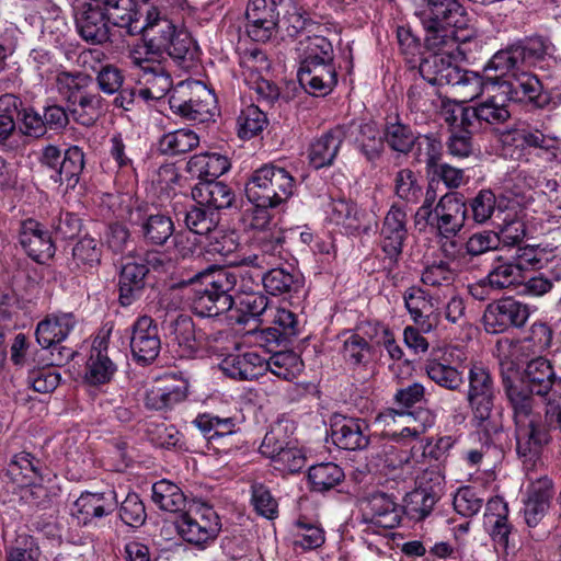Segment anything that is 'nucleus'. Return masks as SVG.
<instances>
[{
  "instance_id": "nucleus-1",
  "label": "nucleus",
  "mask_w": 561,
  "mask_h": 561,
  "mask_svg": "<svg viewBox=\"0 0 561 561\" xmlns=\"http://www.w3.org/2000/svg\"><path fill=\"white\" fill-rule=\"evenodd\" d=\"M415 14L431 34L425 43L433 50L420 62V77L431 85L457 82L460 67L455 62L466 59L462 45L474 35L465 8L460 2H422Z\"/></svg>"
},
{
  "instance_id": "nucleus-2",
  "label": "nucleus",
  "mask_w": 561,
  "mask_h": 561,
  "mask_svg": "<svg viewBox=\"0 0 561 561\" xmlns=\"http://www.w3.org/2000/svg\"><path fill=\"white\" fill-rule=\"evenodd\" d=\"M134 32L141 34L145 55L149 58H165L167 54L180 67L188 68L197 57V46L191 35L184 30H178L175 24L156 8L146 12V19L139 25H134Z\"/></svg>"
},
{
  "instance_id": "nucleus-3",
  "label": "nucleus",
  "mask_w": 561,
  "mask_h": 561,
  "mask_svg": "<svg viewBox=\"0 0 561 561\" xmlns=\"http://www.w3.org/2000/svg\"><path fill=\"white\" fill-rule=\"evenodd\" d=\"M234 277L224 268L208 267L183 280L182 285L192 286V311L203 318L229 311L234 305Z\"/></svg>"
},
{
  "instance_id": "nucleus-4",
  "label": "nucleus",
  "mask_w": 561,
  "mask_h": 561,
  "mask_svg": "<svg viewBox=\"0 0 561 561\" xmlns=\"http://www.w3.org/2000/svg\"><path fill=\"white\" fill-rule=\"evenodd\" d=\"M467 401L476 426L488 438L503 431L502 417L493 412L495 386L490 370L482 365H472L468 373Z\"/></svg>"
},
{
  "instance_id": "nucleus-5",
  "label": "nucleus",
  "mask_w": 561,
  "mask_h": 561,
  "mask_svg": "<svg viewBox=\"0 0 561 561\" xmlns=\"http://www.w3.org/2000/svg\"><path fill=\"white\" fill-rule=\"evenodd\" d=\"M296 181L284 168L273 163L255 170L245 183V195L255 206L277 207L294 194Z\"/></svg>"
},
{
  "instance_id": "nucleus-6",
  "label": "nucleus",
  "mask_w": 561,
  "mask_h": 561,
  "mask_svg": "<svg viewBox=\"0 0 561 561\" xmlns=\"http://www.w3.org/2000/svg\"><path fill=\"white\" fill-rule=\"evenodd\" d=\"M175 526L183 540L202 549L214 541L221 530L218 514L206 503L190 504L179 514Z\"/></svg>"
},
{
  "instance_id": "nucleus-7",
  "label": "nucleus",
  "mask_w": 561,
  "mask_h": 561,
  "mask_svg": "<svg viewBox=\"0 0 561 561\" xmlns=\"http://www.w3.org/2000/svg\"><path fill=\"white\" fill-rule=\"evenodd\" d=\"M465 359V354L456 346L433 348L425 360L424 370L437 386L449 391H459L463 386V377L459 368Z\"/></svg>"
},
{
  "instance_id": "nucleus-8",
  "label": "nucleus",
  "mask_w": 561,
  "mask_h": 561,
  "mask_svg": "<svg viewBox=\"0 0 561 561\" xmlns=\"http://www.w3.org/2000/svg\"><path fill=\"white\" fill-rule=\"evenodd\" d=\"M130 59L140 70L138 77L144 88L139 90V96L146 101L165 96L173 85L168 70V59L142 57L141 51L137 49L130 53Z\"/></svg>"
},
{
  "instance_id": "nucleus-9",
  "label": "nucleus",
  "mask_w": 561,
  "mask_h": 561,
  "mask_svg": "<svg viewBox=\"0 0 561 561\" xmlns=\"http://www.w3.org/2000/svg\"><path fill=\"white\" fill-rule=\"evenodd\" d=\"M492 91H500L504 99L514 102H529L542 108L550 103V96L542 91L539 79L526 71L512 72L508 78H497V83L489 84Z\"/></svg>"
},
{
  "instance_id": "nucleus-10",
  "label": "nucleus",
  "mask_w": 561,
  "mask_h": 561,
  "mask_svg": "<svg viewBox=\"0 0 561 561\" xmlns=\"http://www.w3.org/2000/svg\"><path fill=\"white\" fill-rule=\"evenodd\" d=\"M530 316L527 304L514 297H504L489 304L483 313L486 332L503 333L510 329L523 328Z\"/></svg>"
},
{
  "instance_id": "nucleus-11",
  "label": "nucleus",
  "mask_w": 561,
  "mask_h": 561,
  "mask_svg": "<svg viewBox=\"0 0 561 561\" xmlns=\"http://www.w3.org/2000/svg\"><path fill=\"white\" fill-rule=\"evenodd\" d=\"M190 89L188 98L175 94L170 98L171 108L187 119L201 123L211 119L217 108L215 94L201 82H194Z\"/></svg>"
},
{
  "instance_id": "nucleus-12",
  "label": "nucleus",
  "mask_w": 561,
  "mask_h": 561,
  "mask_svg": "<svg viewBox=\"0 0 561 561\" xmlns=\"http://www.w3.org/2000/svg\"><path fill=\"white\" fill-rule=\"evenodd\" d=\"M468 207L458 193H447L434 207V215L427 222L436 227L444 238L455 237L465 226Z\"/></svg>"
},
{
  "instance_id": "nucleus-13",
  "label": "nucleus",
  "mask_w": 561,
  "mask_h": 561,
  "mask_svg": "<svg viewBox=\"0 0 561 561\" xmlns=\"http://www.w3.org/2000/svg\"><path fill=\"white\" fill-rule=\"evenodd\" d=\"M514 423L518 457L524 461H534L540 455L542 447L550 442L547 422L539 415Z\"/></svg>"
},
{
  "instance_id": "nucleus-14",
  "label": "nucleus",
  "mask_w": 561,
  "mask_h": 561,
  "mask_svg": "<svg viewBox=\"0 0 561 561\" xmlns=\"http://www.w3.org/2000/svg\"><path fill=\"white\" fill-rule=\"evenodd\" d=\"M297 76L300 85L314 96L328 95L337 83L334 59L300 61Z\"/></svg>"
},
{
  "instance_id": "nucleus-15",
  "label": "nucleus",
  "mask_w": 561,
  "mask_h": 561,
  "mask_svg": "<svg viewBox=\"0 0 561 561\" xmlns=\"http://www.w3.org/2000/svg\"><path fill=\"white\" fill-rule=\"evenodd\" d=\"M130 351L134 359L139 364H150L161 351V339L154 320L142 316L133 325L130 336Z\"/></svg>"
},
{
  "instance_id": "nucleus-16",
  "label": "nucleus",
  "mask_w": 561,
  "mask_h": 561,
  "mask_svg": "<svg viewBox=\"0 0 561 561\" xmlns=\"http://www.w3.org/2000/svg\"><path fill=\"white\" fill-rule=\"evenodd\" d=\"M363 522L391 529L400 524L401 507L386 493L376 492L360 501Z\"/></svg>"
},
{
  "instance_id": "nucleus-17",
  "label": "nucleus",
  "mask_w": 561,
  "mask_h": 561,
  "mask_svg": "<svg viewBox=\"0 0 561 561\" xmlns=\"http://www.w3.org/2000/svg\"><path fill=\"white\" fill-rule=\"evenodd\" d=\"M76 23L87 42L102 44L110 39L108 20L101 2H82L77 9Z\"/></svg>"
},
{
  "instance_id": "nucleus-18",
  "label": "nucleus",
  "mask_w": 561,
  "mask_h": 561,
  "mask_svg": "<svg viewBox=\"0 0 561 561\" xmlns=\"http://www.w3.org/2000/svg\"><path fill=\"white\" fill-rule=\"evenodd\" d=\"M331 436L336 446L346 450H359L369 445L370 428L366 420L334 416Z\"/></svg>"
},
{
  "instance_id": "nucleus-19",
  "label": "nucleus",
  "mask_w": 561,
  "mask_h": 561,
  "mask_svg": "<svg viewBox=\"0 0 561 561\" xmlns=\"http://www.w3.org/2000/svg\"><path fill=\"white\" fill-rule=\"evenodd\" d=\"M407 236V214L401 207L392 205L380 231L381 249L390 261L398 262Z\"/></svg>"
},
{
  "instance_id": "nucleus-20",
  "label": "nucleus",
  "mask_w": 561,
  "mask_h": 561,
  "mask_svg": "<svg viewBox=\"0 0 561 561\" xmlns=\"http://www.w3.org/2000/svg\"><path fill=\"white\" fill-rule=\"evenodd\" d=\"M19 242L34 261L44 263L55 254V247L49 232L36 220L21 222Z\"/></svg>"
},
{
  "instance_id": "nucleus-21",
  "label": "nucleus",
  "mask_w": 561,
  "mask_h": 561,
  "mask_svg": "<svg viewBox=\"0 0 561 561\" xmlns=\"http://www.w3.org/2000/svg\"><path fill=\"white\" fill-rule=\"evenodd\" d=\"M194 423L204 433L209 443L218 444L217 448L230 450L238 447L237 442H234V436L238 432L234 417L203 414L198 415Z\"/></svg>"
},
{
  "instance_id": "nucleus-22",
  "label": "nucleus",
  "mask_w": 561,
  "mask_h": 561,
  "mask_svg": "<svg viewBox=\"0 0 561 561\" xmlns=\"http://www.w3.org/2000/svg\"><path fill=\"white\" fill-rule=\"evenodd\" d=\"M148 273L149 267L141 262L128 261L122 265L118 279V299L122 306H130L140 299L146 288Z\"/></svg>"
},
{
  "instance_id": "nucleus-23",
  "label": "nucleus",
  "mask_w": 561,
  "mask_h": 561,
  "mask_svg": "<svg viewBox=\"0 0 561 561\" xmlns=\"http://www.w3.org/2000/svg\"><path fill=\"white\" fill-rule=\"evenodd\" d=\"M107 348L108 333L94 339L84 375L85 380L91 385L108 382L116 371V366L110 358Z\"/></svg>"
},
{
  "instance_id": "nucleus-24",
  "label": "nucleus",
  "mask_w": 561,
  "mask_h": 561,
  "mask_svg": "<svg viewBox=\"0 0 561 561\" xmlns=\"http://www.w3.org/2000/svg\"><path fill=\"white\" fill-rule=\"evenodd\" d=\"M116 508L114 492L81 494L73 504L72 515L87 525L93 518H101Z\"/></svg>"
},
{
  "instance_id": "nucleus-25",
  "label": "nucleus",
  "mask_w": 561,
  "mask_h": 561,
  "mask_svg": "<svg viewBox=\"0 0 561 561\" xmlns=\"http://www.w3.org/2000/svg\"><path fill=\"white\" fill-rule=\"evenodd\" d=\"M503 388L513 411L514 422L539 416L535 407V392L524 382L514 381L510 376L503 375Z\"/></svg>"
},
{
  "instance_id": "nucleus-26",
  "label": "nucleus",
  "mask_w": 561,
  "mask_h": 561,
  "mask_svg": "<svg viewBox=\"0 0 561 561\" xmlns=\"http://www.w3.org/2000/svg\"><path fill=\"white\" fill-rule=\"evenodd\" d=\"M278 15L276 2H251L245 11V16L251 23L249 33L255 41L270 38L279 22Z\"/></svg>"
},
{
  "instance_id": "nucleus-27",
  "label": "nucleus",
  "mask_w": 561,
  "mask_h": 561,
  "mask_svg": "<svg viewBox=\"0 0 561 561\" xmlns=\"http://www.w3.org/2000/svg\"><path fill=\"white\" fill-rule=\"evenodd\" d=\"M345 137L346 127L336 126L318 138L310 147L309 159L311 164L316 169L331 165Z\"/></svg>"
},
{
  "instance_id": "nucleus-28",
  "label": "nucleus",
  "mask_w": 561,
  "mask_h": 561,
  "mask_svg": "<svg viewBox=\"0 0 561 561\" xmlns=\"http://www.w3.org/2000/svg\"><path fill=\"white\" fill-rule=\"evenodd\" d=\"M192 196L199 205L214 210L228 208L234 201L233 191L224 182L215 180L196 184L192 190Z\"/></svg>"
},
{
  "instance_id": "nucleus-29",
  "label": "nucleus",
  "mask_w": 561,
  "mask_h": 561,
  "mask_svg": "<svg viewBox=\"0 0 561 561\" xmlns=\"http://www.w3.org/2000/svg\"><path fill=\"white\" fill-rule=\"evenodd\" d=\"M75 324L76 319L72 313L47 317L37 324L36 340L44 348H49L65 340Z\"/></svg>"
},
{
  "instance_id": "nucleus-30",
  "label": "nucleus",
  "mask_w": 561,
  "mask_h": 561,
  "mask_svg": "<svg viewBox=\"0 0 561 561\" xmlns=\"http://www.w3.org/2000/svg\"><path fill=\"white\" fill-rule=\"evenodd\" d=\"M169 378L161 380L158 385L151 387L146 392L145 404L151 410H164L186 398L187 385L185 381H179L176 385L170 382Z\"/></svg>"
},
{
  "instance_id": "nucleus-31",
  "label": "nucleus",
  "mask_w": 561,
  "mask_h": 561,
  "mask_svg": "<svg viewBox=\"0 0 561 561\" xmlns=\"http://www.w3.org/2000/svg\"><path fill=\"white\" fill-rule=\"evenodd\" d=\"M554 370L545 357H536L527 363L519 382L531 389L535 394L543 397L549 393L554 382Z\"/></svg>"
},
{
  "instance_id": "nucleus-32",
  "label": "nucleus",
  "mask_w": 561,
  "mask_h": 561,
  "mask_svg": "<svg viewBox=\"0 0 561 561\" xmlns=\"http://www.w3.org/2000/svg\"><path fill=\"white\" fill-rule=\"evenodd\" d=\"M552 496V482L550 480H539L533 484L524 507L528 526L534 527L541 520L550 506Z\"/></svg>"
},
{
  "instance_id": "nucleus-33",
  "label": "nucleus",
  "mask_w": 561,
  "mask_h": 561,
  "mask_svg": "<svg viewBox=\"0 0 561 561\" xmlns=\"http://www.w3.org/2000/svg\"><path fill=\"white\" fill-rule=\"evenodd\" d=\"M229 169L230 162L228 158L219 153L195 154L186 164V171L191 176L201 180V182L215 180Z\"/></svg>"
},
{
  "instance_id": "nucleus-34",
  "label": "nucleus",
  "mask_w": 561,
  "mask_h": 561,
  "mask_svg": "<svg viewBox=\"0 0 561 561\" xmlns=\"http://www.w3.org/2000/svg\"><path fill=\"white\" fill-rule=\"evenodd\" d=\"M263 257L260 255H249L242 259L241 262L230 261V264L239 266H252L255 267V271L245 270L241 267H236L232 270H225V273L234 275V293H254V288L259 286L257 282L261 280L263 283L264 272L263 268Z\"/></svg>"
},
{
  "instance_id": "nucleus-35",
  "label": "nucleus",
  "mask_w": 561,
  "mask_h": 561,
  "mask_svg": "<svg viewBox=\"0 0 561 561\" xmlns=\"http://www.w3.org/2000/svg\"><path fill=\"white\" fill-rule=\"evenodd\" d=\"M507 515V503L501 497H493L488 501L484 524L491 527L490 535L493 540L505 548L508 545V535L511 533Z\"/></svg>"
},
{
  "instance_id": "nucleus-36",
  "label": "nucleus",
  "mask_w": 561,
  "mask_h": 561,
  "mask_svg": "<svg viewBox=\"0 0 561 561\" xmlns=\"http://www.w3.org/2000/svg\"><path fill=\"white\" fill-rule=\"evenodd\" d=\"M168 336L188 353L194 352L204 340V334L196 332L193 319L187 314H178L169 321Z\"/></svg>"
},
{
  "instance_id": "nucleus-37",
  "label": "nucleus",
  "mask_w": 561,
  "mask_h": 561,
  "mask_svg": "<svg viewBox=\"0 0 561 561\" xmlns=\"http://www.w3.org/2000/svg\"><path fill=\"white\" fill-rule=\"evenodd\" d=\"M524 267L515 264L514 261L503 260L502 256L495 257V265L488 273L483 282L493 289H505L523 283Z\"/></svg>"
},
{
  "instance_id": "nucleus-38",
  "label": "nucleus",
  "mask_w": 561,
  "mask_h": 561,
  "mask_svg": "<svg viewBox=\"0 0 561 561\" xmlns=\"http://www.w3.org/2000/svg\"><path fill=\"white\" fill-rule=\"evenodd\" d=\"M84 168V153L78 146H72L65 151L64 159L58 171L50 174V179L59 184H66L67 188H73Z\"/></svg>"
},
{
  "instance_id": "nucleus-39",
  "label": "nucleus",
  "mask_w": 561,
  "mask_h": 561,
  "mask_svg": "<svg viewBox=\"0 0 561 561\" xmlns=\"http://www.w3.org/2000/svg\"><path fill=\"white\" fill-rule=\"evenodd\" d=\"M152 501L163 511L178 513L186 508V497L182 490L168 480L152 485Z\"/></svg>"
},
{
  "instance_id": "nucleus-40",
  "label": "nucleus",
  "mask_w": 561,
  "mask_h": 561,
  "mask_svg": "<svg viewBox=\"0 0 561 561\" xmlns=\"http://www.w3.org/2000/svg\"><path fill=\"white\" fill-rule=\"evenodd\" d=\"M261 358L255 353L230 355L222 360L221 369L230 378L252 380L259 375Z\"/></svg>"
},
{
  "instance_id": "nucleus-41",
  "label": "nucleus",
  "mask_w": 561,
  "mask_h": 561,
  "mask_svg": "<svg viewBox=\"0 0 561 561\" xmlns=\"http://www.w3.org/2000/svg\"><path fill=\"white\" fill-rule=\"evenodd\" d=\"M440 497L435 492H428L424 486H417L404 497V513L413 520H422L433 511Z\"/></svg>"
},
{
  "instance_id": "nucleus-42",
  "label": "nucleus",
  "mask_w": 561,
  "mask_h": 561,
  "mask_svg": "<svg viewBox=\"0 0 561 561\" xmlns=\"http://www.w3.org/2000/svg\"><path fill=\"white\" fill-rule=\"evenodd\" d=\"M296 50L300 61L334 59V49L331 41L321 34L308 35L299 39Z\"/></svg>"
},
{
  "instance_id": "nucleus-43",
  "label": "nucleus",
  "mask_w": 561,
  "mask_h": 561,
  "mask_svg": "<svg viewBox=\"0 0 561 561\" xmlns=\"http://www.w3.org/2000/svg\"><path fill=\"white\" fill-rule=\"evenodd\" d=\"M141 233L147 243L163 245L173 236L174 224L167 215H150L141 225Z\"/></svg>"
},
{
  "instance_id": "nucleus-44",
  "label": "nucleus",
  "mask_w": 561,
  "mask_h": 561,
  "mask_svg": "<svg viewBox=\"0 0 561 561\" xmlns=\"http://www.w3.org/2000/svg\"><path fill=\"white\" fill-rule=\"evenodd\" d=\"M344 472L334 462H322L310 467L308 479L312 490L324 492L339 485L344 480Z\"/></svg>"
},
{
  "instance_id": "nucleus-45",
  "label": "nucleus",
  "mask_w": 561,
  "mask_h": 561,
  "mask_svg": "<svg viewBox=\"0 0 561 561\" xmlns=\"http://www.w3.org/2000/svg\"><path fill=\"white\" fill-rule=\"evenodd\" d=\"M70 114L73 119L85 127L94 125L102 107V98L98 93L84 92L71 103Z\"/></svg>"
},
{
  "instance_id": "nucleus-46",
  "label": "nucleus",
  "mask_w": 561,
  "mask_h": 561,
  "mask_svg": "<svg viewBox=\"0 0 561 561\" xmlns=\"http://www.w3.org/2000/svg\"><path fill=\"white\" fill-rule=\"evenodd\" d=\"M199 138L191 129H179L168 133L159 140V151L163 154L176 156L188 152L197 147Z\"/></svg>"
},
{
  "instance_id": "nucleus-47",
  "label": "nucleus",
  "mask_w": 561,
  "mask_h": 561,
  "mask_svg": "<svg viewBox=\"0 0 561 561\" xmlns=\"http://www.w3.org/2000/svg\"><path fill=\"white\" fill-rule=\"evenodd\" d=\"M419 133L399 121L394 123L388 122L383 130V139L386 144L393 150L403 154H408L413 150V145Z\"/></svg>"
},
{
  "instance_id": "nucleus-48",
  "label": "nucleus",
  "mask_w": 561,
  "mask_h": 561,
  "mask_svg": "<svg viewBox=\"0 0 561 561\" xmlns=\"http://www.w3.org/2000/svg\"><path fill=\"white\" fill-rule=\"evenodd\" d=\"M405 307L416 324L424 325L433 314L432 297L420 287H410L403 296Z\"/></svg>"
},
{
  "instance_id": "nucleus-49",
  "label": "nucleus",
  "mask_w": 561,
  "mask_h": 561,
  "mask_svg": "<svg viewBox=\"0 0 561 561\" xmlns=\"http://www.w3.org/2000/svg\"><path fill=\"white\" fill-rule=\"evenodd\" d=\"M459 79L457 82H451V87H455L458 92L463 96L465 100H473L474 98L482 94L484 91L489 94L492 88H489L491 83H497V78L484 79L478 72L463 70L459 68Z\"/></svg>"
},
{
  "instance_id": "nucleus-50",
  "label": "nucleus",
  "mask_w": 561,
  "mask_h": 561,
  "mask_svg": "<svg viewBox=\"0 0 561 561\" xmlns=\"http://www.w3.org/2000/svg\"><path fill=\"white\" fill-rule=\"evenodd\" d=\"M507 100L503 98L500 91L491 92L488 99L478 104L480 121L483 127L504 124L511 117V113L506 106Z\"/></svg>"
},
{
  "instance_id": "nucleus-51",
  "label": "nucleus",
  "mask_w": 561,
  "mask_h": 561,
  "mask_svg": "<svg viewBox=\"0 0 561 561\" xmlns=\"http://www.w3.org/2000/svg\"><path fill=\"white\" fill-rule=\"evenodd\" d=\"M263 286L270 295L282 296L297 293L300 287V280L284 268H272L264 273Z\"/></svg>"
},
{
  "instance_id": "nucleus-52",
  "label": "nucleus",
  "mask_w": 561,
  "mask_h": 561,
  "mask_svg": "<svg viewBox=\"0 0 561 561\" xmlns=\"http://www.w3.org/2000/svg\"><path fill=\"white\" fill-rule=\"evenodd\" d=\"M39 471L41 461L25 451L14 455L8 465V474L20 484L35 480L41 476Z\"/></svg>"
},
{
  "instance_id": "nucleus-53",
  "label": "nucleus",
  "mask_w": 561,
  "mask_h": 561,
  "mask_svg": "<svg viewBox=\"0 0 561 561\" xmlns=\"http://www.w3.org/2000/svg\"><path fill=\"white\" fill-rule=\"evenodd\" d=\"M268 370L284 380H293L301 370L302 362L293 351H280L273 354L267 363Z\"/></svg>"
},
{
  "instance_id": "nucleus-54",
  "label": "nucleus",
  "mask_w": 561,
  "mask_h": 561,
  "mask_svg": "<svg viewBox=\"0 0 561 561\" xmlns=\"http://www.w3.org/2000/svg\"><path fill=\"white\" fill-rule=\"evenodd\" d=\"M107 15L108 22L118 27L127 30L129 35H135L134 25L140 24L141 13L131 8L134 2H125L127 5L122 7L121 2H102Z\"/></svg>"
},
{
  "instance_id": "nucleus-55",
  "label": "nucleus",
  "mask_w": 561,
  "mask_h": 561,
  "mask_svg": "<svg viewBox=\"0 0 561 561\" xmlns=\"http://www.w3.org/2000/svg\"><path fill=\"white\" fill-rule=\"evenodd\" d=\"M442 144L435 136L419 134L411 152L416 162L425 163L432 170L442 159Z\"/></svg>"
},
{
  "instance_id": "nucleus-56",
  "label": "nucleus",
  "mask_w": 561,
  "mask_h": 561,
  "mask_svg": "<svg viewBox=\"0 0 561 561\" xmlns=\"http://www.w3.org/2000/svg\"><path fill=\"white\" fill-rule=\"evenodd\" d=\"M185 225L190 231L199 236L208 237L217 227L218 218L214 210L201 206H192L185 215Z\"/></svg>"
},
{
  "instance_id": "nucleus-57",
  "label": "nucleus",
  "mask_w": 561,
  "mask_h": 561,
  "mask_svg": "<svg viewBox=\"0 0 561 561\" xmlns=\"http://www.w3.org/2000/svg\"><path fill=\"white\" fill-rule=\"evenodd\" d=\"M422 77L415 79L408 91V103L412 111L428 112L434 106L436 91Z\"/></svg>"
},
{
  "instance_id": "nucleus-58",
  "label": "nucleus",
  "mask_w": 561,
  "mask_h": 561,
  "mask_svg": "<svg viewBox=\"0 0 561 561\" xmlns=\"http://www.w3.org/2000/svg\"><path fill=\"white\" fill-rule=\"evenodd\" d=\"M394 193L408 204H416L422 195L415 173L410 169H402L394 176Z\"/></svg>"
},
{
  "instance_id": "nucleus-59",
  "label": "nucleus",
  "mask_w": 561,
  "mask_h": 561,
  "mask_svg": "<svg viewBox=\"0 0 561 561\" xmlns=\"http://www.w3.org/2000/svg\"><path fill=\"white\" fill-rule=\"evenodd\" d=\"M101 244L91 237L79 240L72 249V259L77 266L92 268L101 262Z\"/></svg>"
},
{
  "instance_id": "nucleus-60",
  "label": "nucleus",
  "mask_w": 561,
  "mask_h": 561,
  "mask_svg": "<svg viewBox=\"0 0 561 561\" xmlns=\"http://www.w3.org/2000/svg\"><path fill=\"white\" fill-rule=\"evenodd\" d=\"M239 136L252 138L260 134L267 124L266 115L256 105L247 106L238 118Z\"/></svg>"
},
{
  "instance_id": "nucleus-61",
  "label": "nucleus",
  "mask_w": 561,
  "mask_h": 561,
  "mask_svg": "<svg viewBox=\"0 0 561 561\" xmlns=\"http://www.w3.org/2000/svg\"><path fill=\"white\" fill-rule=\"evenodd\" d=\"M275 327L268 329L277 342H289L298 335V320L294 312L286 309H277L273 320Z\"/></svg>"
},
{
  "instance_id": "nucleus-62",
  "label": "nucleus",
  "mask_w": 561,
  "mask_h": 561,
  "mask_svg": "<svg viewBox=\"0 0 561 561\" xmlns=\"http://www.w3.org/2000/svg\"><path fill=\"white\" fill-rule=\"evenodd\" d=\"M324 541V531L320 526L300 519L296 523L295 547H300L304 550L317 549Z\"/></svg>"
},
{
  "instance_id": "nucleus-63",
  "label": "nucleus",
  "mask_w": 561,
  "mask_h": 561,
  "mask_svg": "<svg viewBox=\"0 0 561 561\" xmlns=\"http://www.w3.org/2000/svg\"><path fill=\"white\" fill-rule=\"evenodd\" d=\"M252 504L254 510L261 516L267 519H274L278 515V503L272 495L267 486L254 482L251 486Z\"/></svg>"
},
{
  "instance_id": "nucleus-64",
  "label": "nucleus",
  "mask_w": 561,
  "mask_h": 561,
  "mask_svg": "<svg viewBox=\"0 0 561 561\" xmlns=\"http://www.w3.org/2000/svg\"><path fill=\"white\" fill-rule=\"evenodd\" d=\"M119 517L130 527L144 525L147 518L146 508L136 493H128L119 507Z\"/></svg>"
}]
</instances>
